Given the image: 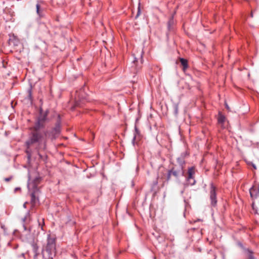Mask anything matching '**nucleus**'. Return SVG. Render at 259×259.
<instances>
[{
  "label": "nucleus",
  "instance_id": "obj_1",
  "mask_svg": "<svg viewBox=\"0 0 259 259\" xmlns=\"http://www.w3.org/2000/svg\"><path fill=\"white\" fill-rule=\"evenodd\" d=\"M49 110L44 111L42 107L39 108V114L38 116L34 126L31 128L32 132L29 134L28 139L25 142L26 146V153L28 159H30L32 147H35L37 150V154L40 158L42 156L39 153V149L45 150L46 148V137L47 134L44 133L39 131V129L42 128L46 122L49 120L48 115Z\"/></svg>",
  "mask_w": 259,
  "mask_h": 259
},
{
  "label": "nucleus",
  "instance_id": "obj_2",
  "mask_svg": "<svg viewBox=\"0 0 259 259\" xmlns=\"http://www.w3.org/2000/svg\"><path fill=\"white\" fill-rule=\"evenodd\" d=\"M42 254L45 259H52L56 254V243L54 237L49 235L47 242L44 246Z\"/></svg>",
  "mask_w": 259,
  "mask_h": 259
},
{
  "label": "nucleus",
  "instance_id": "obj_3",
  "mask_svg": "<svg viewBox=\"0 0 259 259\" xmlns=\"http://www.w3.org/2000/svg\"><path fill=\"white\" fill-rule=\"evenodd\" d=\"M170 171L172 175H173L175 177H178L179 175L181 174L183 175L184 173L183 167L182 165H180L178 167L175 166Z\"/></svg>",
  "mask_w": 259,
  "mask_h": 259
},
{
  "label": "nucleus",
  "instance_id": "obj_4",
  "mask_svg": "<svg viewBox=\"0 0 259 259\" xmlns=\"http://www.w3.org/2000/svg\"><path fill=\"white\" fill-rule=\"evenodd\" d=\"M210 198L211 200V204L215 205L217 204V200L216 198L215 188L213 185H211V189L210 191Z\"/></svg>",
  "mask_w": 259,
  "mask_h": 259
},
{
  "label": "nucleus",
  "instance_id": "obj_5",
  "mask_svg": "<svg viewBox=\"0 0 259 259\" xmlns=\"http://www.w3.org/2000/svg\"><path fill=\"white\" fill-rule=\"evenodd\" d=\"M250 194L252 198H256L259 195V185L254 186L250 189Z\"/></svg>",
  "mask_w": 259,
  "mask_h": 259
},
{
  "label": "nucleus",
  "instance_id": "obj_6",
  "mask_svg": "<svg viewBox=\"0 0 259 259\" xmlns=\"http://www.w3.org/2000/svg\"><path fill=\"white\" fill-rule=\"evenodd\" d=\"M137 62V58H135L134 60L133 61V65L131 66V70L134 73L138 72L141 68V66H137L136 64V62Z\"/></svg>",
  "mask_w": 259,
  "mask_h": 259
},
{
  "label": "nucleus",
  "instance_id": "obj_7",
  "mask_svg": "<svg viewBox=\"0 0 259 259\" xmlns=\"http://www.w3.org/2000/svg\"><path fill=\"white\" fill-rule=\"evenodd\" d=\"M38 202V198L36 197L34 193H32L31 194V208L35 206L36 203Z\"/></svg>",
  "mask_w": 259,
  "mask_h": 259
},
{
  "label": "nucleus",
  "instance_id": "obj_8",
  "mask_svg": "<svg viewBox=\"0 0 259 259\" xmlns=\"http://www.w3.org/2000/svg\"><path fill=\"white\" fill-rule=\"evenodd\" d=\"M226 120V117L225 116L222 114L221 112H219L218 114V123L221 125V126H223L225 121Z\"/></svg>",
  "mask_w": 259,
  "mask_h": 259
},
{
  "label": "nucleus",
  "instance_id": "obj_9",
  "mask_svg": "<svg viewBox=\"0 0 259 259\" xmlns=\"http://www.w3.org/2000/svg\"><path fill=\"white\" fill-rule=\"evenodd\" d=\"M180 60L182 65L183 66V69L185 71L188 67V61L186 59L184 58H180Z\"/></svg>",
  "mask_w": 259,
  "mask_h": 259
},
{
  "label": "nucleus",
  "instance_id": "obj_10",
  "mask_svg": "<svg viewBox=\"0 0 259 259\" xmlns=\"http://www.w3.org/2000/svg\"><path fill=\"white\" fill-rule=\"evenodd\" d=\"M195 173L194 168L193 167H191L188 170V180H190V179H192L193 178V175Z\"/></svg>",
  "mask_w": 259,
  "mask_h": 259
},
{
  "label": "nucleus",
  "instance_id": "obj_11",
  "mask_svg": "<svg viewBox=\"0 0 259 259\" xmlns=\"http://www.w3.org/2000/svg\"><path fill=\"white\" fill-rule=\"evenodd\" d=\"M60 132V127L59 124H58L56 126L53 130V134L55 135H58L59 134Z\"/></svg>",
  "mask_w": 259,
  "mask_h": 259
},
{
  "label": "nucleus",
  "instance_id": "obj_12",
  "mask_svg": "<svg viewBox=\"0 0 259 259\" xmlns=\"http://www.w3.org/2000/svg\"><path fill=\"white\" fill-rule=\"evenodd\" d=\"M15 259H25L24 253H17L15 256Z\"/></svg>",
  "mask_w": 259,
  "mask_h": 259
},
{
  "label": "nucleus",
  "instance_id": "obj_13",
  "mask_svg": "<svg viewBox=\"0 0 259 259\" xmlns=\"http://www.w3.org/2000/svg\"><path fill=\"white\" fill-rule=\"evenodd\" d=\"M36 12H37V15L41 17L42 16V13H41V10L40 9V6H39V4H37L36 5Z\"/></svg>",
  "mask_w": 259,
  "mask_h": 259
},
{
  "label": "nucleus",
  "instance_id": "obj_14",
  "mask_svg": "<svg viewBox=\"0 0 259 259\" xmlns=\"http://www.w3.org/2000/svg\"><path fill=\"white\" fill-rule=\"evenodd\" d=\"M248 259H254L252 253L249 251H248Z\"/></svg>",
  "mask_w": 259,
  "mask_h": 259
},
{
  "label": "nucleus",
  "instance_id": "obj_15",
  "mask_svg": "<svg viewBox=\"0 0 259 259\" xmlns=\"http://www.w3.org/2000/svg\"><path fill=\"white\" fill-rule=\"evenodd\" d=\"M172 175L170 171L169 170L168 171V175H167V180L168 181L169 180V179H170V177Z\"/></svg>",
  "mask_w": 259,
  "mask_h": 259
},
{
  "label": "nucleus",
  "instance_id": "obj_16",
  "mask_svg": "<svg viewBox=\"0 0 259 259\" xmlns=\"http://www.w3.org/2000/svg\"><path fill=\"white\" fill-rule=\"evenodd\" d=\"M39 181V178H36V179H35V180H34V186H33L34 187L36 186V184L37 183H38Z\"/></svg>",
  "mask_w": 259,
  "mask_h": 259
},
{
  "label": "nucleus",
  "instance_id": "obj_17",
  "mask_svg": "<svg viewBox=\"0 0 259 259\" xmlns=\"http://www.w3.org/2000/svg\"><path fill=\"white\" fill-rule=\"evenodd\" d=\"M172 22H173V18H171L169 20V21H168V28H169V27H170V24L172 23Z\"/></svg>",
  "mask_w": 259,
  "mask_h": 259
},
{
  "label": "nucleus",
  "instance_id": "obj_18",
  "mask_svg": "<svg viewBox=\"0 0 259 259\" xmlns=\"http://www.w3.org/2000/svg\"><path fill=\"white\" fill-rule=\"evenodd\" d=\"M175 113L176 114H177L178 112V105H176L175 106Z\"/></svg>",
  "mask_w": 259,
  "mask_h": 259
},
{
  "label": "nucleus",
  "instance_id": "obj_19",
  "mask_svg": "<svg viewBox=\"0 0 259 259\" xmlns=\"http://www.w3.org/2000/svg\"><path fill=\"white\" fill-rule=\"evenodd\" d=\"M27 221H28L27 216H26V217L23 219V222H27Z\"/></svg>",
  "mask_w": 259,
  "mask_h": 259
},
{
  "label": "nucleus",
  "instance_id": "obj_20",
  "mask_svg": "<svg viewBox=\"0 0 259 259\" xmlns=\"http://www.w3.org/2000/svg\"><path fill=\"white\" fill-rule=\"evenodd\" d=\"M140 8L139 7L138 8V11L136 17H138V16L140 15Z\"/></svg>",
  "mask_w": 259,
  "mask_h": 259
},
{
  "label": "nucleus",
  "instance_id": "obj_21",
  "mask_svg": "<svg viewBox=\"0 0 259 259\" xmlns=\"http://www.w3.org/2000/svg\"><path fill=\"white\" fill-rule=\"evenodd\" d=\"M225 106H226V108L228 109V110H230V108L228 106V104H227L226 102H225Z\"/></svg>",
  "mask_w": 259,
  "mask_h": 259
},
{
  "label": "nucleus",
  "instance_id": "obj_22",
  "mask_svg": "<svg viewBox=\"0 0 259 259\" xmlns=\"http://www.w3.org/2000/svg\"><path fill=\"white\" fill-rule=\"evenodd\" d=\"M11 180V178H6V179H5V180L6 182H9V181H10Z\"/></svg>",
  "mask_w": 259,
  "mask_h": 259
},
{
  "label": "nucleus",
  "instance_id": "obj_23",
  "mask_svg": "<svg viewBox=\"0 0 259 259\" xmlns=\"http://www.w3.org/2000/svg\"><path fill=\"white\" fill-rule=\"evenodd\" d=\"M143 50H142L141 54H140V57H141V58L142 59V58H143Z\"/></svg>",
  "mask_w": 259,
  "mask_h": 259
},
{
  "label": "nucleus",
  "instance_id": "obj_24",
  "mask_svg": "<svg viewBox=\"0 0 259 259\" xmlns=\"http://www.w3.org/2000/svg\"><path fill=\"white\" fill-rule=\"evenodd\" d=\"M28 203L27 202H26L25 203H24L23 204V206L24 208H26V205Z\"/></svg>",
  "mask_w": 259,
  "mask_h": 259
},
{
  "label": "nucleus",
  "instance_id": "obj_25",
  "mask_svg": "<svg viewBox=\"0 0 259 259\" xmlns=\"http://www.w3.org/2000/svg\"><path fill=\"white\" fill-rule=\"evenodd\" d=\"M253 167L254 169H256V167L254 165H253Z\"/></svg>",
  "mask_w": 259,
  "mask_h": 259
},
{
  "label": "nucleus",
  "instance_id": "obj_26",
  "mask_svg": "<svg viewBox=\"0 0 259 259\" xmlns=\"http://www.w3.org/2000/svg\"><path fill=\"white\" fill-rule=\"evenodd\" d=\"M250 15H251V17H253V13H252V12H251V13Z\"/></svg>",
  "mask_w": 259,
  "mask_h": 259
},
{
  "label": "nucleus",
  "instance_id": "obj_27",
  "mask_svg": "<svg viewBox=\"0 0 259 259\" xmlns=\"http://www.w3.org/2000/svg\"><path fill=\"white\" fill-rule=\"evenodd\" d=\"M31 97V94L30 93V94H29V97Z\"/></svg>",
  "mask_w": 259,
  "mask_h": 259
},
{
  "label": "nucleus",
  "instance_id": "obj_28",
  "mask_svg": "<svg viewBox=\"0 0 259 259\" xmlns=\"http://www.w3.org/2000/svg\"><path fill=\"white\" fill-rule=\"evenodd\" d=\"M27 216H28V217L29 216V212H28V213H27Z\"/></svg>",
  "mask_w": 259,
  "mask_h": 259
},
{
  "label": "nucleus",
  "instance_id": "obj_29",
  "mask_svg": "<svg viewBox=\"0 0 259 259\" xmlns=\"http://www.w3.org/2000/svg\"><path fill=\"white\" fill-rule=\"evenodd\" d=\"M11 104H12V106L13 107V105H12V104H13V102H11Z\"/></svg>",
  "mask_w": 259,
  "mask_h": 259
}]
</instances>
